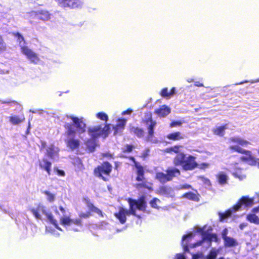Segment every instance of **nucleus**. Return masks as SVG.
<instances>
[{
  "instance_id": "f257e3e1",
  "label": "nucleus",
  "mask_w": 259,
  "mask_h": 259,
  "mask_svg": "<svg viewBox=\"0 0 259 259\" xmlns=\"http://www.w3.org/2000/svg\"><path fill=\"white\" fill-rule=\"evenodd\" d=\"M67 118L71 119L73 123L65 122L63 127L65 132L63 135L66 137L64 141L67 147L72 150L78 149L80 145L79 139L76 138V133L82 134L86 132L87 124L83 117L78 118L73 115H68Z\"/></svg>"
},
{
  "instance_id": "f03ea898",
  "label": "nucleus",
  "mask_w": 259,
  "mask_h": 259,
  "mask_svg": "<svg viewBox=\"0 0 259 259\" xmlns=\"http://www.w3.org/2000/svg\"><path fill=\"white\" fill-rule=\"evenodd\" d=\"M173 163L175 166H181L185 171L192 170L198 166L195 157L191 155L187 156L183 152H181L174 157Z\"/></svg>"
},
{
  "instance_id": "7ed1b4c3",
  "label": "nucleus",
  "mask_w": 259,
  "mask_h": 259,
  "mask_svg": "<svg viewBox=\"0 0 259 259\" xmlns=\"http://www.w3.org/2000/svg\"><path fill=\"white\" fill-rule=\"evenodd\" d=\"M83 201L85 203L89 211L85 212H81L79 214V218L72 219L71 225H75L77 226L81 227L82 223L81 219H88L92 215V213H96L100 217L103 218L104 215L101 210L96 207L88 198H85Z\"/></svg>"
},
{
  "instance_id": "20e7f679",
  "label": "nucleus",
  "mask_w": 259,
  "mask_h": 259,
  "mask_svg": "<svg viewBox=\"0 0 259 259\" xmlns=\"http://www.w3.org/2000/svg\"><path fill=\"white\" fill-rule=\"evenodd\" d=\"M110 128V123H106L104 127H102V124H99L89 127L88 132L91 138L98 139L99 137H102L105 139L109 136Z\"/></svg>"
},
{
  "instance_id": "39448f33",
  "label": "nucleus",
  "mask_w": 259,
  "mask_h": 259,
  "mask_svg": "<svg viewBox=\"0 0 259 259\" xmlns=\"http://www.w3.org/2000/svg\"><path fill=\"white\" fill-rule=\"evenodd\" d=\"M141 123L147 126V135L145 137V140H152L154 136V130L157 124L156 121L153 119L152 113L150 111L146 112L144 118L142 119Z\"/></svg>"
},
{
  "instance_id": "423d86ee",
  "label": "nucleus",
  "mask_w": 259,
  "mask_h": 259,
  "mask_svg": "<svg viewBox=\"0 0 259 259\" xmlns=\"http://www.w3.org/2000/svg\"><path fill=\"white\" fill-rule=\"evenodd\" d=\"M112 170L111 164L108 161H104L94 168V174L104 181L107 182L109 180Z\"/></svg>"
},
{
  "instance_id": "0eeeda50",
  "label": "nucleus",
  "mask_w": 259,
  "mask_h": 259,
  "mask_svg": "<svg viewBox=\"0 0 259 259\" xmlns=\"http://www.w3.org/2000/svg\"><path fill=\"white\" fill-rule=\"evenodd\" d=\"M127 201L129 204V209L132 214H135V210L138 209L140 211H145L147 207L146 201V197L142 195L138 199H134L131 198H128Z\"/></svg>"
},
{
  "instance_id": "6e6552de",
  "label": "nucleus",
  "mask_w": 259,
  "mask_h": 259,
  "mask_svg": "<svg viewBox=\"0 0 259 259\" xmlns=\"http://www.w3.org/2000/svg\"><path fill=\"white\" fill-rule=\"evenodd\" d=\"M166 174L162 172L156 173L155 178L161 183L164 184L171 181L175 177L181 175L180 170L176 167H168L165 170Z\"/></svg>"
},
{
  "instance_id": "1a4fd4ad",
  "label": "nucleus",
  "mask_w": 259,
  "mask_h": 259,
  "mask_svg": "<svg viewBox=\"0 0 259 259\" xmlns=\"http://www.w3.org/2000/svg\"><path fill=\"white\" fill-rule=\"evenodd\" d=\"M30 211L35 218L38 220H41V216L39 212H41L43 214L46 215L50 222L58 228V223L57 220L54 218L53 215L51 212H48L46 210V207L44 206L38 204L36 208H31Z\"/></svg>"
},
{
  "instance_id": "9d476101",
  "label": "nucleus",
  "mask_w": 259,
  "mask_h": 259,
  "mask_svg": "<svg viewBox=\"0 0 259 259\" xmlns=\"http://www.w3.org/2000/svg\"><path fill=\"white\" fill-rule=\"evenodd\" d=\"M254 204V198H249L247 196L241 197L233 206V209L234 212H237L243 209V207H250Z\"/></svg>"
},
{
  "instance_id": "9b49d317",
  "label": "nucleus",
  "mask_w": 259,
  "mask_h": 259,
  "mask_svg": "<svg viewBox=\"0 0 259 259\" xmlns=\"http://www.w3.org/2000/svg\"><path fill=\"white\" fill-rule=\"evenodd\" d=\"M202 238L201 240L199 241L192 244L190 245L191 248L196 247L197 246L201 245L205 241H208L211 242L212 241L215 242L218 241V238L217 235L215 233H207L205 231H202L201 233Z\"/></svg>"
},
{
  "instance_id": "f8f14e48",
  "label": "nucleus",
  "mask_w": 259,
  "mask_h": 259,
  "mask_svg": "<svg viewBox=\"0 0 259 259\" xmlns=\"http://www.w3.org/2000/svg\"><path fill=\"white\" fill-rule=\"evenodd\" d=\"M128 159L133 162L134 166L136 168L137 177L136 180L137 181H142L144 179V167L139 163L137 162L135 157L133 156H130Z\"/></svg>"
},
{
  "instance_id": "ddd939ff",
  "label": "nucleus",
  "mask_w": 259,
  "mask_h": 259,
  "mask_svg": "<svg viewBox=\"0 0 259 259\" xmlns=\"http://www.w3.org/2000/svg\"><path fill=\"white\" fill-rule=\"evenodd\" d=\"M130 210L126 209L120 207L118 212L114 213V216L117 219L121 224H124L126 221V215H131Z\"/></svg>"
},
{
  "instance_id": "4468645a",
  "label": "nucleus",
  "mask_w": 259,
  "mask_h": 259,
  "mask_svg": "<svg viewBox=\"0 0 259 259\" xmlns=\"http://www.w3.org/2000/svg\"><path fill=\"white\" fill-rule=\"evenodd\" d=\"M58 4L62 7L72 9L77 8L81 5L80 0H58Z\"/></svg>"
},
{
  "instance_id": "2eb2a0df",
  "label": "nucleus",
  "mask_w": 259,
  "mask_h": 259,
  "mask_svg": "<svg viewBox=\"0 0 259 259\" xmlns=\"http://www.w3.org/2000/svg\"><path fill=\"white\" fill-rule=\"evenodd\" d=\"M21 51L27 58L32 62L37 63L39 59L37 54L33 52L31 49L26 46H23L21 48Z\"/></svg>"
},
{
  "instance_id": "dca6fc26",
  "label": "nucleus",
  "mask_w": 259,
  "mask_h": 259,
  "mask_svg": "<svg viewBox=\"0 0 259 259\" xmlns=\"http://www.w3.org/2000/svg\"><path fill=\"white\" fill-rule=\"evenodd\" d=\"M128 131L132 135L138 138L141 139L144 137L145 134V131L142 127L130 124L129 125Z\"/></svg>"
},
{
  "instance_id": "f3484780",
  "label": "nucleus",
  "mask_w": 259,
  "mask_h": 259,
  "mask_svg": "<svg viewBox=\"0 0 259 259\" xmlns=\"http://www.w3.org/2000/svg\"><path fill=\"white\" fill-rule=\"evenodd\" d=\"M126 123V119L124 118H118L117 120L116 124L113 126L114 130L113 135H116L118 133H121L124 129Z\"/></svg>"
},
{
  "instance_id": "a211bd4d",
  "label": "nucleus",
  "mask_w": 259,
  "mask_h": 259,
  "mask_svg": "<svg viewBox=\"0 0 259 259\" xmlns=\"http://www.w3.org/2000/svg\"><path fill=\"white\" fill-rule=\"evenodd\" d=\"M144 179L141 181V183H137L136 184V188L138 190L146 189L149 192H151L153 191V183L150 182H148Z\"/></svg>"
},
{
  "instance_id": "6ab92c4d",
  "label": "nucleus",
  "mask_w": 259,
  "mask_h": 259,
  "mask_svg": "<svg viewBox=\"0 0 259 259\" xmlns=\"http://www.w3.org/2000/svg\"><path fill=\"white\" fill-rule=\"evenodd\" d=\"M154 113L159 117H164L170 113V109L163 105L155 110Z\"/></svg>"
},
{
  "instance_id": "aec40b11",
  "label": "nucleus",
  "mask_w": 259,
  "mask_h": 259,
  "mask_svg": "<svg viewBox=\"0 0 259 259\" xmlns=\"http://www.w3.org/2000/svg\"><path fill=\"white\" fill-rule=\"evenodd\" d=\"M234 212L233 209V206L226 210L224 212H219V221L220 222H224L226 219L230 218L232 216V212Z\"/></svg>"
},
{
  "instance_id": "412c9836",
  "label": "nucleus",
  "mask_w": 259,
  "mask_h": 259,
  "mask_svg": "<svg viewBox=\"0 0 259 259\" xmlns=\"http://www.w3.org/2000/svg\"><path fill=\"white\" fill-rule=\"evenodd\" d=\"M166 138L172 141H180L184 138V136L180 132H175L167 135Z\"/></svg>"
},
{
  "instance_id": "4be33fe9",
  "label": "nucleus",
  "mask_w": 259,
  "mask_h": 259,
  "mask_svg": "<svg viewBox=\"0 0 259 259\" xmlns=\"http://www.w3.org/2000/svg\"><path fill=\"white\" fill-rule=\"evenodd\" d=\"M36 17L43 21H48L50 19L51 15L46 10H40L35 12Z\"/></svg>"
},
{
  "instance_id": "5701e85b",
  "label": "nucleus",
  "mask_w": 259,
  "mask_h": 259,
  "mask_svg": "<svg viewBox=\"0 0 259 259\" xmlns=\"http://www.w3.org/2000/svg\"><path fill=\"white\" fill-rule=\"evenodd\" d=\"M192 236V233H189L188 234L184 235L182 239V245L183 247V250L185 252H189V243L190 242V240L189 239H188L186 241V242L185 243L184 241L187 238H191Z\"/></svg>"
},
{
  "instance_id": "b1692460",
  "label": "nucleus",
  "mask_w": 259,
  "mask_h": 259,
  "mask_svg": "<svg viewBox=\"0 0 259 259\" xmlns=\"http://www.w3.org/2000/svg\"><path fill=\"white\" fill-rule=\"evenodd\" d=\"M227 124H225L220 126H217L212 129L213 134L215 135L223 137L225 134V130L227 129Z\"/></svg>"
},
{
  "instance_id": "393cba45",
  "label": "nucleus",
  "mask_w": 259,
  "mask_h": 259,
  "mask_svg": "<svg viewBox=\"0 0 259 259\" xmlns=\"http://www.w3.org/2000/svg\"><path fill=\"white\" fill-rule=\"evenodd\" d=\"M98 139L90 138L85 141V145L91 151H94L96 147V141Z\"/></svg>"
},
{
  "instance_id": "a878e982",
  "label": "nucleus",
  "mask_w": 259,
  "mask_h": 259,
  "mask_svg": "<svg viewBox=\"0 0 259 259\" xmlns=\"http://www.w3.org/2000/svg\"><path fill=\"white\" fill-rule=\"evenodd\" d=\"M42 161L44 163V165H42L40 163L39 164L40 167L41 168L44 169L47 171L48 175H50L51 172L52 163L46 158H43Z\"/></svg>"
},
{
  "instance_id": "bb28decb",
  "label": "nucleus",
  "mask_w": 259,
  "mask_h": 259,
  "mask_svg": "<svg viewBox=\"0 0 259 259\" xmlns=\"http://www.w3.org/2000/svg\"><path fill=\"white\" fill-rule=\"evenodd\" d=\"M246 220L250 223L259 225V218L255 214L250 213L246 217Z\"/></svg>"
},
{
  "instance_id": "cd10ccee",
  "label": "nucleus",
  "mask_w": 259,
  "mask_h": 259,
  "mask_svg": "<svg viewBox=\"0 0 259 259\" xmlns=\"http://www.w3.org/2000/svg\"><path fill=\"white\" fill-rule=\"evenodd\" d=\"M224 245L226 247H233L237 245L238 243L236 239L231 237H228L224 240Z\"/></svg>"
},
{
  "instance_id": "c85d7f7f",
  "label": "nucleus",
  "mask_w": 259,
  "mask_h": 259,
  "mask_svg": "<svg viewBox=\"0 0 259 259\" xmlns=\"http://www.w3.org/2000/svg\"><path fill=\"white\" fill-rule=\"evenodd\" d=\"M25 120V117L22 116L19 117L18 116H12L9 117V121L14 125L18 124Z\"/></svg>"
},
{
  "instance_id": "c756f323",
  "label": "nucleus",
  "mask_w": 259,
  "mask_h": 259,
  "mask_svg": "<svg viewBox=\"0 0 259 259\" xmlns=\"http://www.w3.org/2000/svg\"><path fill=\"white\" fill-rule=\"evenodd\" d=\"M183 197L197 202L199 200L198 195L191 192L185 193L183 195Z\"/></svg>"
},
{
  "instance_id": "7c9ffc66",
  "label": "nucleus",
  "mask_w": 259,
  "mask_h": 259,
  "mask_svg": "<svg viewBox=\"0 0 259 259\" xmlns=\"http://www.w3.org/2000/svg\"><path fill=\"white\" fill-rule=\"evenodd\" d=\"M60 224L64 226H71L72 219L69 217L65 216L61 217L60 220Z\"/></svg>"
},
{
  "instance_id": "2f4dec72",
  "label": "nucleus",
  "mask_w": 259,
  "mask_h": 259,
  "mask_svg": "<svg viewBox=\"0 0 259 259\" xmlns=\"http://www.w3.org/2000/svg\"><path fill=\"white\" fill-rule=\"evenodd\" d=\"M42 193L47 196V199L49 202L53 203L55 201V194L51 193L48 191H44Z\"/></svg>"
},
{
  "instance_id": "473e14b6",
  "label": "nucleus",
  "mask_w": 259,
  "mask_h": 259,
  "mask_svg": "<svg viewBox=\"0 0 259 259\" xmlns=\"http://www.w3.org/2000/svg\"><path fill=\"white\" fill-rule=\"evenodd\" d=\"M218 182L221 185H225L227 182V176L224 174H220L218 176Z\"/></svg>"
},
{
  "instance_id": "72a5a7b5",
  "label": "nucleus",
  "mask_w": 259,
  "mask_h": 259,
  "mask_svg": "<svg viewBox=\"0 0 259 259\" xmlns=\"http://www.w3.org/2000/svg\"><path fill=\"white\" fill-rule=\"evenodd\" d=\"M169 188L166 186H163L159 188V193L161 195H166L169 194Z\"/></svg>"
},
{
  "instance_id": "f704fd0d",
  "label": "nucleus",
  "mask_w": 259,
  "mask_h": 259,
  "mask_svg": "<svg viewBox=\"0 0 259 259\" xmlns=\"http://www.w3.org/2000/svg\"><path fill=\"white\" fill-rule=\"evenodd\" d=\"M96 117L100 119V120H102L103 121H104L105 122H107L108 120V116L107 114H106L105 113L103 112H100L96 114Z\"/></svg>"
},
{
  "instance_id": "c9c22d12",
  "label": "nucleus",
  "mask_w": 259,
  "mask_h": 259,
  "mask_svg": "<svg viewBox=\"0 0 259 259\" xmlns=\"http://www.w3.org/2000/svg\"><path fill=\"white\" fill-rule=\"evenodd\" d=\"M160 200L157 198H153L150 201V204L151 207L155 209H159V207L157 205L158 202H160Z\"/></svg>"
},
{
  "instance_id": "e433bc0d",
  "label": "nucleus",
  "mask_w": 259,
  "mask_h": 259,
  "mask_svg": "<svg viewBox=\"0 0 259 259\" xmlns=\"http://www.w3.org/2000/svg\"><path fill=\"white\" fill-rule=\"evenodd\" d=\"M46 155L51 158H53L55 155V150L53 146H50L47 150Z\"/></svg>"
},
{
  "instance_id": "4c0bfd02",
  "label": "nucleus",
  "mask_w": 259,
  "mask_h": 259,
  "mask_svg": "<svg viewBox=\"0 0 259 259\" xmlns=\"http://www.w3.org/2000/svg\"><path fill=\"white\" fill-rule=\"evenodd\" d=\"M217 251L215 250H211L206 256V259H215L217 256Z\"/></svg>"
},
{
  "instance_id": "58836bf2",
  "label": "nucleus",
  "mask_w": 259,
  "mask_h": 259,
  "mask_svg": "<svg viewBox=\"0 0 259 259\" xmlns=\"http://www.w3.org/2000/svg\"><path fill=\"white\" fill-rule=\"evenodd\" d=\"M169 94V92L168 91L167 88H165L161 90L160 95L162 97L166 98L170 96Z\"/></svg>"
},
{
  "instance_id": "ea45409f",
  "label": "nucleus",
  "mask_w": 259,
  "mask_h": 259,
  "mask_svg": "<svg viewBox=\"0 0 259 259\" xmlns=\"http://www.w3.org/2000/svg\"><path fill=\"white\" fill-rule=\"evenodd\" d=\"M13 35L17 37L18 41L20 43L24 41L23 36L19 32H13Z\"/></svg>"
},
{
  "instance_id": "a19ab883",
  "label": "nucleus",
  "mask_w": 259,
  "mask_h": 259,
  "mask_svg": "<svg viewBox=\"0 0 259 259\" xmlns=\"http://www.w3.org/2000/svg\"><path fill=\"white\" fill-rule=\"evenodd\" d=\"M6 49V47L4 41L2 36L0 35V53L5 51Z\"/></svg>"
},
{
  "instance_id": "79ce46f5",
  "label": "nucleus",
  "mask_w": 259,
  "mask_h": 259,
  "mask_svg": "<svg viewBox=\"0 0 259 259\" xmlns=\"http://www.w3.org/2000/svg\"><path fill=\"white\" fill-rule=\"evenodd\" d=\"M183 146L182 145H175L174 146H172V150H173V153H176L177 154H179L181 153L180 152V149L183 148Z\"/></svg>"
},
{
  "instance_id": "37998d69",
  "label": "nucleus",
  "mask_w": 259,
  "mask_h": 259,
  "mask_svg": "<svg viewBox=\"0 0 259 259\" xmlns=\"http://www.w3.org/2000/svg\"><path fill=\"white\" fill-rule=\"evenodd\" d=\"M182 124V122L181 120H174L170 123V127H175L177 126H181Z\"/></svg>"
},
{
  "instance_id": "c03bdc74",
  "label": "nucleus",
  "mask_w": 259,
  "mask_h": 259,
  "mask_svg": "<svg viewBox=\"0 0 259 259\" xmlns=\"http://www.w3.org/2000/svg\"><path fill=\"white\" fill-rule=\"evenodd\" d=\"M134 148V146L132 145H129L127 144L125 145V149L124 150V152H131L132 151L133 149Z\"/></svg>"
},
{
  "instance_id": "a18cd8bd",
  "label": "nucleus",
  "mask_w": 259,
  "mask_h": 259,
  "mask_svg": "<svg viewBox=\"0 0 259 259\" xmlns=\"http://www.w3.org/2000/svg\"><path fill=\"white\" fill-rule=\"evenodd\" d=\"M228 233V230L227 228H225L223 230L221 235H222V237L223 239V240H224L225 239H226L227 237H228V236H227Z\"/></svg>"
},
{
  "instance_id": "49530a36",
  "label": "nucleus",
  "mask_w": 259,
  "mask_h": 259,
  "mask_svg": "<svg viewBox=\"0 0 259 259\" xmlns=\"http://www.w3.org/2000/svg\"><path fill=\"white\" fill-rule=\"evenodd\" d=\"M102 155L103 157H106L110 159H112L114 158L113 154L109 152L103 153H102Z\"/></svg>"
},
{
  "instance_id": "de8ad7c7",
  "label": "nucleus",
  "mask_w": 259,
  "mask_h": 259,
  "mask_svg": "<svg viewBox=\"0 0 259 259\" xmlns=\"http://www.w3.org/2000/svg\"><path fill=\"white\" fill-rule=\"evenodd\" d=\"M4 103L8 105H18V102L15 100L6 101H5Z\"/></svg>"
},
{
  "instance_id": "09e8293b",
  "label": "nucleus",
  "mask_w": 259,
  "mask_h": 259,
  "mask_svg": "<svg viewBox=\"0 0 259 259\" xmlns=\"http://www.w3.org/2000/svg\"><path fill=\"white\" fill-rule=\"evenodd\" d=\"M163 152L165 153H168L170 154L173 153L172 146L165 148V149H164Z\"/></svg>"
},
{
  "instance_id": "8fccbe9b",
  "label": "nucleus",
  "mask_w": 259,
  "mask_h": 259,
  "mask_svg": "<svg viewBox=\"0 0 259 259\" xmlns=\"http://www.w3.org/2000/svg\"><path fill=\"white\" fill-rule=\"evenodd\" d=\"M56 171L57 172V174L59 175V176H64L65 174V172L62 170H60V169H59L58 168L56 169Z\"/></svg>"
},
{
  "instance_id": "3c124183",
  "label": "nucleus",
  "mask_w": 259,
  "mask_h": 259,
  "mask_svg": "<svg viewBox=\"0 0 259 259\" xmlns=\"http://www.w3.org/2000/svg\"><path fill=\"white\" fill-rule=\"evenodd\" d=\"M259 212V205L257 207H254L251 209V213L255 214Z\"/></svg>"
},
{
  "instance_id": "603ef678",
  "label": "nucleus",
  "mask_w": 259,
  "mask_h": 259,
  "mask_svg": "<svg viewBox=\"0 0 259 259\" xmlns=\"http://www.w3.org/2000/svg\"><path fill=\"white\" fill-rule=\"evenodd\" d=\"M132 112V110L131 109H127V110L124 111L122 113V115H125V114H130Z\"/></svg>"
},
{
  "instance_id": "864d4df0",
  "label": "nucleus",
  "mask_w": 259,
  "mask_h": 259,
  "mask_svg": "<svg viewBox=\"0 0 259 259\" xmlns=\"http://www.w3.org/2000/svg\"><path fill=\"white\" fill-rule=\"evenodd\" d=\"M47 146V144L46 142L41 141V146L40 147V150H43L44 148H45Z\"/></svg>"
},
{
  "instance_id": "5fc2aeb1",
  "label": "nucleus",
  "mask_w": 259,
  "mask_h": 259,
  "mask_svg": "<svg viewBox=\"0 0 259 259\" xmlns=\"http://www.w3.org/2000/svg\"><path fill=\"white\" fill-rule=\"evenodd\" d=\"M176 259H186L185 256L183 254H177Z\"/></svg>"
},
{
  "instance_id": "6e6d98bb",
  "label": "nucleus",
  "mask_w": 259,
  "mask_h": 259,
  "mask_svg": "<svg viewBox=\"0 0 259 259\" xmlns=\"http://www.w3.org/2000/svg\"><path fill=\"white\" fill-rule=\"evenodd\" d=\"M194 85L196 87H203V83H202L201 82H200V81H196L195 83H194Z\"/></svg>"
},
{
  "instance_id": "4d7b16f0",
  "label": "nucleus",
  "mask_w": 259,
  "mask_h": 259,
  "mask_svg": "<svg viewBox=\"0 0 259 259\" xmlns=\"http://www.w3.org/2000/svg\"><path fill=\"white\" fill-rule=\"evenodd\" d=\"M59 208L63 214L65 213L66 210L62 206H59Z\"/></svg>"
},
{
  "instance_id": "13d9d810",
  "label": "nucleus",
  "mask_w": 259,
  "mask_h": 259,
  "mask_svg": "<svg viewBox=\"0 0 259 259\" xmlns=\"http://www.w3.org/2000/svg\"><path fill=\"white\" fill-rule=\"evenodd\" d=\"M175 88H172L171 89L170 91H169V94H170V96L173 95L175 94Z\"/></svg>"
},
{
  "instance_id": "bf43d9fd",
  "label": "nucleus",
  "mask_w": 259,
  "mask_h": 259,
  "mask_svg": "<svg viewBox=\"0 0 259 259\" xmlns=\"http://www.w3.org/2000/svg\"><path fill=\"white\" fill-rule=\"evenodd\" d=\"M247 226L246 224L245 223H242L240 224L239 227L241 229H243L244 227H246Z\"/></svg>"
},
{
  "instance_id": "052dcab7",
  "label": "nucleus",
  "mask_w": 259,
  "mask_h": 259,
  "mask_svg": "<svg viewBox=\"0 0 259 259\" xmlns=\"http://www.w3.org/2000/svg\"><path fill=\"white\" fill-rule=\"evenodd\" d=\"M133 215H134L135 217H136V218L140 219H141V215H139V214H137V213H136V211L135 210V214H133Z\"/></svg>"
},
{
  "instance_id": "680f3d73",
  "label": "nucleus",
  "mask_w": 259,
  "mask_h": 259,
  "mask_svg": "<svg viewBox=\"0 0 259 259\" xmlns=\"http://www.w3.org/2000/svg\"><path fill=\"white\" fill-rule=\"evenodd\" d=\"M118 162H115V168L116 169H117V168H118Z\"/></svg>"
},
{
  "instance_id": "e2e57ef3",
  "label": "nucleus",
  "mask_w": 259,
  "mask_h": 259,
  "mask_svg": "<svg viewBox=\"0 0 259 259\" xmlns=\"http://www.w3.org/2000/svg\"><path fill=\"white\" fill-rule=\"evenodd\" d=\"M198 256L197 255H194L193 256V259H198Z\"/></svg>"
},
{
  "instance_id": "0e129e2a",
  "label": "nucleus",
  "mask_w": 259,
  "mask_h": 259,
  "mask_svg": "<svg viewBox=\"0 0 259 259\" xmlns=\"http://www.w3.org/2000/svg\"><path fill=\"white\" fill-rule=\"evenodd\" d=\"M74 231H78V230L77 229H74Z\"/></svg>"
}]
</instances>
